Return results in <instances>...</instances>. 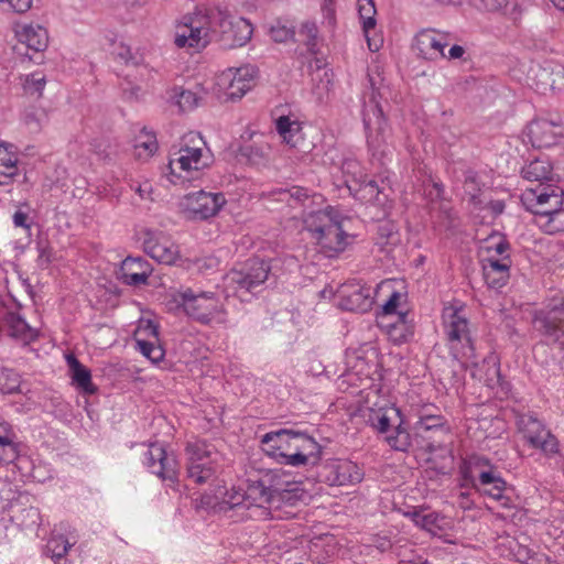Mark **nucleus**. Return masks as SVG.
Segmentation results:
<instances>
[{
    "label": "nucleus",
    "instance_id": "obj_1",
    "mask_svg": "<svg viewBox=\"0 0 564 564\" xmlns=\"http://www.w3.org/2000/svg\"><path fill=\"white\" fill-rule=\"evenodd\" d=\"M239 24L246 28L247 20L240 18L235 23L231 17L224 11L197 10L192 14L184 15L176 24L174 44L178 48L187 47L200 51L209 44L210 33L216 32V25H218L223 35L232 41V45L242 46L246 43V37L242 35Z\"/></svg>",
    "mask_w": 564,
    "mask_h": 564
},
{
    "label": "nucleus",
    "instance_id": "obj_2",
    "mask_svg": "<svg viewBox=\"0 0 564 564\" xmlns=\"http://www.w3.org/2000/svg\"><path fill=\"white\" fill-rule=\"evenodd\" d=\"M263 451L281 464L290 466L315 465L319 462L322 446L306 433L279 430L263 435Z\"/></svg>",
    "mask_w": 564,
    "mask_h": 564
},
{
    "label": "nucleus",
    "instance_id": "obj_3",
    "mask_svg": "<svg viewBox=\"0 0 564 564\" xmlns=\"http://www.w3.org/2000/svg\"><path fill=\"white\" fill-rule=\"evenodd\" d=\"M304 227L316 239L321 252L328 258L343 252L349 243L350 236L344 230L337 212L332 207L307 214Z\"/></svg>",
    "mask_w": 564,
    "mask_h": 564
},
{
    "label": "nucleus",
    "instance_id": "obj_4",
    "mask_svg": "<svg viewBox=\"0 0 564 564\" xmlns=\"http://www.w3.org/2000/svg\"><path fill=\"white\" fill-rule=\"evenodd\" d=\"M362 416L368 425L384 434V441L394 451L408 452L412 447V436L399 408L388 404L367 406Z\"/></svg>",
    "mask_w": 564,
    "mask_h": 564
},
{
    "label": "nucleus",
    "instance_id": "obj_5",
    "mask_svg": "<svg viewBox=\"0 0 564 564\" xmlns=\"http://www.w3.org/2000/svg\"><path fill=\"white\" fill-rule=\"evenodd\" d=\"M187 455V476L195 484L203 485L213 480L223 460L221 453L205 440L188 442L185 448Z\"/></svg>",
    "mask_w": 564,
    "mask_h": 564
},
{
    "label": "nucleus",
    "instance_id": "obj_6",
    "mask_svg": "<svg viewBox=\"0 0 564 564\" xmlns=\"http://www.w3.org/2000/svg\"><path fill=\"white\" fill-rule=\"evenodd\" d=\"M364 124L367 131V144L371 156L379 162L391 153L390 129L378 102L371 101L364 109Z\"/></svg>",
    "mask_w": 564,
    "mask_h": 564
},
{
    "label": "nucleus",
    "instance_id": "obj_7",
    "mask_svg": "<svg viewBox=\"0 0 564 564\" xmlns=\"http://www.w3.org/2000/svg\"><path fill=\"white\" fill-rule=\"evenodd\" d=\"M563 194L558 186L536 184L522 192L521 202L527 210L549 218L562 208Z\"/></svg>",
    "mask_w": 564,
    "mask_h": 564
},
{
    "label": "nucleus",
    "instance_id": "obj_8",
    "mask_svg": "<svg viewBox=\"0 0 564 564\" xmlns=\"http://www.w3.org/2000/svg\"><path fill=\"white\" fill-rule=\"evenodd\" d=\"M204 143L198 137L191 135L188 142L180 148V150L172 154L169 162V169L172 175L181 176V172L191 173L193 171L204 170L209 167L213 163L210 153H204L203 148L198 145H189V143Z\"/></svg>",
    "mask_w": 564,
    "mask_h": 564
},
{
    "label": "nucleus",
    "instance_id": "obj_9",
    "mask_svg": "<svg viewBox=\"0 0 564 564\" xmlns=\"http://www.w3.org/2000/svg\"><path fill=\"white\" fill-rule=\"evenodd\" d=\"M225 203L223 193L198 191L186 194L180 206L188 219L206 220L216 216Z\"/></svg>",
    "mask_w": 564,
    "mask_h": 564
},
{
    "label": "nucleus",
    "instance_id": "obj_10",
    "mask_svg": "<svg viewBox=\"0 0 564 564\" xmlns=\"http://www.w3.org/2000/svg\"><path fill=\"white\" fill-rule=\"evenodd\" d=\"M473 471L477 473L474 487L478 491L495 500H505L502 506L508 505L509 499L505 497L507 484L487 458L475 457L473 459Z\"/></svg>",
    "mask_w": 564,
    "mask_h": 564
},
{
    "label": "nucleus",
    "instance_id": "obj_11",
    "mask_svg": "<svg viewBox=\"0 0 564 564\" xmlns=\"http://www.w3.org/2000/svg\"><path fill=\"white\" fill-rule=\"evenodd\" d=\"M176 301L193 319L208 324L217 314L218 300L214 293H194L191 289L178 293Z\"/></svg>",
    "mask_w": 564,
    "mask_h": 564
},
{
    "label": "nucleus",
    "instance_id": "obj_12",
    "mask_svg": "<svg viewBox=\"0 0 564 564\" xmlns=\"http://www.w3.org/2000/svg\"><path fill=\"white\" fill-rule=\"evenodd\" d=\"M533 324L547 344L556 345L564 350V302L561 306L536 312Z\"/></svg>",
    "mask_w": 564,
    "mask_h": 564
},
{
    "label": "nucleus",
    "instance_id": "obj_13",
    "mask_svg": "<svg viewBox=\"0 0 564 564\" xmlns=\"http://www.w3.org/2000/svg\"><path fill=\"white\" fill-rule=\"evenodd\" d=\"M318 477L329 486H348L360 482L364 473L359 466L351 460L333 459L322 465Z\"/></svg>",
    "mask_w": 564,
    "mask_h": 564
},
{
    "label": "nucleus",
    "instance_id": "obj_14",
    "mask_svg": "<svg viewBox=\"0 0 564 564\" xmlns=\"http://www.w3.org/2000/svg\"><path fill=\"white\" fill-rule=\"evenodd\" d=\"M272 481L273 476L269 473L263 476L249 474V509H252V516L265 514L264 510L274 507L276 485Z\"/></svg>",
    "mask_w": 564,
    "mask_h": 564
},
{
    "label": "nucleus",
    "instance_id": "obj_15",
    "mask_svg": "<svg viewBox=\"0 0 564 564\" xmlns=\"http://www.w3.org/2000/svg\"><path fill=\"white\" fill-rule=\"evenodd\" d=\"M520 429L532 447L539 448L545 454L557 453L558 442L556 437L536 417L531 415L521 417Z\"/></svg>",
    "mask_w": 564,
    "mask_h": 564
},
{
    "label": "nucleus",
    "instance_id": "obj_16",
    "mask_svg": "<svg viewBox=\"0 0 564 564\" xmlns=\"http://www.w3.org/2000/svg\"><path fill=\"white\" fill-rule=\"evenodd\" d=\"M216 91L224 101L240 100L247 93V70L242 67H230L216 77Z\"/></svg>",
    "mask_w": 564,
    "mask_h": 564
},
{
    "label": "nucleus",
    "instance_id": "obj_17",
    "mask_svg": "<svg viewBox=\"0 0 564 564\" xmlns=\"http://www.w3.org/2000/svg\"><path fill=\"white\" fill-rule=\"evenodd\" d=\"M338 306L344 311L367 312L372 307V289L358 282L345 283L338 289Z\"/></svg>",
    "mask_w": 564,
    "mask_h": 564
},
{
    "label": "nucleus",
    "instance_id": "obj_18",
    "mask_svg": "<svg viewBox=\"0 0 564 564\" xmlns=\"http://www.w3.org/2000/svg\"><path fill=\"white\" fill-rule=\"evenodd\" d=\"M144 464L163 480L176 481L177 470L176 460L169 456L164 446L160 443H151L144 453Z\"/></svg>",
    "mask_w": 564,
    "mask_h": 564
},
{
    "label": "nucleus",
    "instance_id": "obj_19",
    "mask_svg": "<svg viewBox=\"0 0 564 564\" xmlns=\"http://www.w3.org/2000/svg\"><path fill=\"white\" fill-rule=\"evenodd\" d=\"M563 124L561 121L550 119H536L527 127V137L534 148H549L557 142L563 135Z\"/></svg>",
    "mask_w": 564,
    "mask_h": 564
},
{
    "label": "nucleus",
    "instance_id": "obj_20",
    "mask_svg": "<svg viewBox=\"0 0 564 564\" xmlns=\"http://www.w3.org/2000/svg\"><path fill=\"white\" fill-rule=\"evenodd\" d=\"M147 254L160 263L173 264L178 258V247L166 236L147 230L143 241Z\"/></svg>",
    "mask_w": 564,
    "mask_h": 564
},
{
    "label": "nucleus",
    "instance_id": "obj_21",
    "mask_svg": "<svg viewBox=\"0 0 564 564\" xmlns=\"http://www.w3.org/2000/svg\"><path fill=\"white\" fill-rule=\"evenodd\" d=\"M444 425V416L425 411L413 425V434H411L412 445L415 443L421 448H426L430 452L435 451L436 446L432 442H429L431 440L429 434L442 431Z\"/></svg>",
    "mask_w": 564,
    "mask_h": 564
},
{
    "label": "nucleus",
    "instance_id": "obj_22",
    "mask_svg": "<svg viewBox=\"0 0 564 564\" xmlns=\"http://www.w3.org/2000/svg\"><path fill=\"white\" fill-rule=\"evenodd\" d=\"M443 319L447 339L452 344H466L470 349H473L468 321L463 315L462 310L446 307L443 312Z\"/></svg>",
    "mask_w": 564,
    "mask_h": 564
},
{
    "label": "nucleus",
    "instance_id": "obj_23",
    "mask_svg": "<svg viewBox=\"0 0 564 564\" xmlns=\"http://www.w3.org/2000/svg\"><path fill=\"white\" fill-rule=\"evenodd\" d=\"M275 127L283 141L291 148L302 153H306L311 150V144L305 141L301 122L297 120H291L288 116H281L278 118Z\"/></svg>",
    "mask_w": 564,
    "mask_h": 564
},
{
    "label": "nucleus",
    "instance_id": "obj_24",
    "mask_svg": "<svg viewBox=\"0 0 564 564\" xmlns=\"http://www.w3.org/2000/svg\"><path fill=\"white\" fill-rule=\"evenodd\" d=\"M511 267L510 256L495 258L489 257L484 264V279L489 288L500 289L509 280Z\"/></svg>",
    "mask_w": 564,
    "mask_h": 564
},
{
    "label": "nucleus",
    "instance_id": "obj_25",
    "mask_svg": "<svg viewBox=\"0 0 564 564\" xmlns=\"http://www.w3.org/2000/svg\"><path fill=\"white\" fill-rule=\"evenodd\" d=\"M415 45L419 53L426 59H436L445 57L444 48L447 42L444 36L432 30H423L415 37Z\"/></svg>",
    "mask_w": 564,
    "mask_h": 564
},
{
    "label": "nucleus",
    "instance_id": "obj_26",
    "mask_svg": "<svg viewBox=\"0 0 564 564\" xmlns=\"http://www.w3.org/2000/svg\"><path fill=\"white\" fill-rule=\"evenodd\" d=\"M121 278L129 285H140L148 281L152 272L151 264L141 257H127L120 268Z\"/></svg>",
    "mask_w": 564,
    "mask_h": 564
},
{
    "label": "nucleus",
    "instance_id": "obj_27",
    "mask_svg": "<svg viewBox=\"0 0 564 564\" xmlns=\"http://www.w3.org/2000/svg\"><path fill=\"white\" fill-rule=\"evenodd\" d=\"M433 189L435 191V197L437 200H433L431 204V218L436 226L444 229H451L455 226L456 215L449 203L441 199L444 192L443 186L438 183H434Z\"/></svg>",
    "mask_w": 564,
    "mask_h": 564
},
{
    "label": "nucleus",
    "instance_id": "obj_28",
    "mask_svg": "<svg viewBox=\"0 0 564 564\" xmlns=\"http://www.w3.org/2000/svg\"><path fill=\"white\" fill-rule=\"evenodd\" d=\"M66 361L69 368L73 383L76 386V388L85 394L96 393L97 387L91 381L90 370L72 354L66 356Z\"/></svg>",
    "mask_w": 564,
    "mask_h": 564
},
{
    "label": "nucleus",
    "instance_id": "obj_29",
    "mask_svg": "<svg viewBox=\"0 0 564 564\" xmlns=\"http://www.w3.org/2000/svg\"><path fill=\"white\" fill-rule=\"evenodd\" d=\"M310 498L311 495L304 489L301 482H286L283 488L276 485L274 508L279 509L283 505L296 506L299 502H305Z\"/></svg>",
    "mask_w": 564,
    "mask_h": 564
},
{
    "label": "nucleus",
    "instance_id": "obj_30",
    "mask_svg": "<svg viewBox=\"0 0 564 564\" xmlns=\"http://www.w3.org/2000/svg\"><path fill=\"white\" fill-rule=\"evenodd\" d=\"M345 183L350 194L361 203L377 205H382L384 203L381 198L382 192L373 180H368L366 177L359 182V184H350L348 180H345Z\"/></svg>",
    "mask_w": 564,
    "mask_h": 564
},
{
    "label": "nucleus",
    "instance_id": "obj_31",
    "mask_svg": "<svg viewBox=\"0 0 564 564\" xmlns=\"http://www.w3.org/2000/svg\"><path fill=\"white\" fill-rule=\"evenodd\" d=\"M536 87L543 90H564V66L539 67L535 72Z\"/></svg>",
    "mask_w": 564,
    "mask_h": 564
},
{
    "label": "nucleus",
    "instance_id": "obj_32",
    "mask_svg": "<svg viewBox=\"0 0 564 564\" xmlns=\"http://www.w3.org/2000/svg\"><path fill=\"white\" fill-rule=\"evenodd\" d=\"M17 36L21 43L35 52L44 51L48 44L47 31L40 25H24L17 32Z\"/></svg>",
    "mask_w": 564,
    "mask_h": 564
},
{
    "label": "nucleus",
    "instance_id": "obj_33",
    "mask_svg": "<svg viewBox=\"0 0 564 564\" xmlns=\"http://www.w3.org/2000/svg\"><path fill=\"white\" fill-rule=\"evenodd\" d=\"M521 174L529 182L550 185L547 182L552 180V166L546 160L535 159L522 167Z\"/></svg>",
    "mask_w": 564,
    "mask_h": 564
},
{
    "label": "nucleus",
    "instance_id": "obj_34",
    "mask_svg": "<svg viewBox=\"0 0 564 564\" xmlns=\"http://www.w3.org/2000/svg\"><path fill=\"white\" fill-rule=\"evenodd\" d=\"M225 289L228 295L241 297L247 293V272L245 265L232 268L224 278Z\"/></svg>",
    "mask_w": 564,
    "mask_h": 564
},
{
    "label": "nucleus",
    "instance_id": "obj_35",
    "mask_svg": "<svg viewBox=\"0 0 564 564\" xmlns=\"http://www.w3.org/2000/svg\"><path fill=\"white\" fill-rule=\"evenodd\" d=\"M358 12L362 21V30L366 36H368L369 32L376 26V7L373 0H358ZM367 41L370 51L377 52L379 50V44L371 42L369 37H367Z\"/></svg>",
    "mask_w": 564,
    "mask_h": 564
},
{
    "label": "nucleus",
    "instance_id": "obj_36",
    "mask_svg": "<svg viewBox=\"0 0 564 564\" xmlns=\"http://www.w3.org/2000/svg\"><path fill=\"white\" fill-rule=\"evenodd\" d=\"M7 322L12 337L24 343L32 341L37 337V330L31 327L20 315L11 313L7 318Z\"/></svg>",
    "mask_w": 564,
    "mask_h": 564
},
{
    "label": "nucleus",
    "instance_id": "obj_37",
    "mask_svg": "<svg viewBox=\"0 0 564 564\" xmlns=\"http://www.w3.org/2000/svg\"><path fill=\"white\" fill-rule=\"evenodd\" d=\"M218 494L221 500L219 512H227L235 508H243L247 492L241 486H232L229 490H223L221 487H218Z\"/></svg>",
    "mask_w": 564,
    "mask_h": 564
},
{
    "label": "nucleus",
    "instance_id": "obj_38",
    "mask_svg": "<svg viewBox=\"0 0 564 564\" xmlns=\"http://www.w3.org/2000/svg\"><path fill=\"white\" fill-rule=\"evenodd\" d=\"M18 158L8 147L0 144V184H8L18 173Z\"/></svg>",
    "mask_w": 564,
    "mask_h": 564
},
{
    "label": "nucleus",
    "instance_id": "obj_39",
    "mask_svg": "<svg viewBox=\"0 0 564 564\" xmlns=\"http://www.w3.org/2000/svg\"><path fill=\"white\" fill-rule=\"evenodd\" d=\"M271 265L269 261L256 256L249 260V289L265 282L269 278Z\"/></svg>",
    "mask_w": 564,
    "mask_h": 564
},
{
    "label": "nucleus",
    "instance_id": "obj_40",
    "mask_svg": "<svg viewBox=\"0 0 564 564\" xmlns=\"http://www.w3.org/2000/svg\"><path fill=\"white\" fill-rule=\"evenodd\" d=\"M464 195L468 198V202L475 206L481 204V184L478 181L477 173L474 171H467L464 180Z\"/></svg>",
    "mask_w": 564,
    "mask_h": 564
},
{
    "label": "nucleus",
    "instance_id": "obj_41",
    "mask_svg": "<svg viewBox=\"0 0 564 564\" xmlns=\"http://www.w3.org/2000/svg\"><path fill=\"white\" fill-rule=\"evenodd\" d=\"M134 148L139 159L150 158L158 150V141L155 135L143 129L135 140Z\"/></svg>",
    "mask_w": 564,
    "mask_h": 564
},
{
    "label": "nucleus",
    "instance_id": "obj_42",
    "mask_svg": "<svg viewBox=\"0 0 564 564\" xmlns=\"http://www.w3.org/2000/svg\"><path fill=\"white\" fill-rule=\"evenodd\" d=\"M174 98H176V104L178 105L182 111H191L195 109L203 97L193 90L184 89L182 87H175L173 89Z\"/></svg>",
    "mask_w": 564,
    "mask_h": 564
},
{
    "label": "nucleus",
    "instance_id": "obj_43",
    "mask_svg": "<svg viewBox=\"0 0 564 564\" xmlns=\"http://www.w3.org/2000/svg\"><path fill=\"white\" fill-rule=\"evenodd\" d=\"M378 243L381 246H394L400 241L398 226L390 220L382 221L378 225Z\"/></svg>",
    "mask_w": 564,
    "mask_h": 564
},
{
    "label": "nucleus",
    "instance_id": "obj_44",
    "mask_svg": "<svg viewBox=\"0 0 564 564\" xmlns=\"http://www.w3.org/2000/svg\"><path fill=\"white\" fill-rule=\"evenodd\" d=\"M300 36L304 37L303 43L308 52L316 54L318 51V29L315 22L305 21L301 24Z\"/></svg>",
    "mask_w": 564,
    "mask_h": 564
},
{
    "label": "nucleus",
    "instance_id": "obj_45",
    "mask_svg": "<svg viewBox=\"0 0 564 564\" xmlns=\"http://www.w3.org/2000/svg\"><path fill=\"white\" fill-rule=\"evenodd\" d=\"M271 39L276 43H285L294 39L295 30L286 21L278 20L269 29Z\"/></svg>",
    "mask_w": 564,
    "mask_h": 564
},
{
    "label": "nucleus",
    "instance_id": "obj_46",
    "mask_svg": "<svg viewBox=\"0 0 564 564\" xmlns=\"http://www.w3.org/2000/svg\"><path fill=\"white\" fill-rule=\"evenodd\" d=\"M341 171L350 184H359V182L367 177L360 163L354 159H346L341 164Z\"/></svg>",
    "mask_w": 564,
    "mask_h": 564
},
{
    "label": "nucleus",
    "instance_id": "obj_47",
    "mask_svg": "<svg viewBox=\"0 0 564 564\" xmlns=\"http://www.w3.org/2000/svg\"><path fill=\"white\" fill-rule=\"evenodd\" d=\"M485 249L488 251V252H494L495 254L492 257H498V256H507L508 254V250L510 249V245L509 242L507 241V239L500 235V234H495V235H491L487 240H486V245H485Z\"/></svg>",
    "mask_w": 564,
    "mask_h": 564
},
{
    "label": "nucleus",
    "instance_id": "obj_48",
    "mask_svg": "<svg viewBox=\"0 0 564 564\" xmlns=\"http://www.w3.org/2000/svg\"><path fill=\"white\" fill-rule=\"evenodd\" d=\"M70 543L63 535H58L52 538L47 543V551L52 553V558L58 561L63 558L68 550L70 549Z\"/></svg>",
    "mask_w": 564,
    "mask_h": 564
},
{
    "label": "nucleus",
    "instance_id": "obj_49",
    "mask_svg": "<svg viewBox=\"0 0 564 564\" xmlns=\"http://www.w3.org/2000/svg\"><path fill=\"white\" fill-rule=\"evenodd\" d=\"M416 527H420L426 531H432L437 524L438 516L436 513L422 514L419 511H411L405 513Z\"/></svg>",
    "mask_w": 564,
    "mask_h": 564
},
{
    "label": "nucleus",
    "instance_id": "obj_50",
    "mask_svg": "<svg viewBox=\"0 0 564 564\" xmlns=\"http://www.w3.org/2000/svg\"><path fill=\"white\" fill-rule=\"evenodd\" d=\"M1 390L3 393L12 394L19 391L20 388V375L14 370L6 369L1 375Z\"/></svg>",
    "mask_w": 564,
    "mask_h": 564
},
{
    "label": "nucleus",
    "instance_id": "obj_51",
    "mask_svg": "<svg viewBox=\"0 0 564 564\" xmlns=\"http://www.w3.org/2000/svg\"><path fill=\"white\" fill-rule=\"evenodd\" d=\"M23 120L32 131H40L47 122V113L43 109H31L24 113Z\"/></svg>",
    "mask_w": 564,
    "mask_h": 564
},
{
    "label": "nucleus",
    "instance_id": "obj_52",
    "mask_svg": "<svg viewBox=\"0 0 564 564\" xmlns=\"http://www.w3.org/2000/svg\"><path fill=\"white\" fill-rule=\"evenodd\" d=\"M137 345H138L140 351L142 352V355L145 356L147 358H149L154 364L159 362L164 357V350L160 346H158L151 341L137 340Z\"/></svg>",
    "mask_w": 564,
    "mask_h": 564
},
{
    "label": "nucleus",
    "instance_id": "obj_53",
    "mask_svg": "<svg viewBox=\"0 0 564 564\" xmlns=\"http://www.w3.org/2000/svg\"><path fill=\"white\" fill-rule=\"evenodd\" d=\"M18 457L17 445L8 436L0 435V462L12 463Z\"/></svg>",
    "mask_w": 564,
    "mask_h": 564
},
{
    "label": "nucleus",
    "instance_id": "obj_54",
    "mask_svg": "<svg viewBox=\"0 0 564 564\" xmlns=\"http://www.w3.org/2000/svg\"><path fill=\"white\" fill-rule=\"evenodd\" d=\"M44 86H45V77L40 75L39 73H34V74L26 76L25 82H24L25 91L31 95H36L37 97L42 96Z\"/></svg>",
    "mask_w": 564,
    "mask_h": 564
},
{
    "label": "nucleus",
    "instance_id": "obj_55",
    "mask_svg": "<svg viewBox=\"0 0 564 564\" xmlns=\"http://www.w3.org/2000/svg\"><path fill=\"white\" fill-rule=\"evenodd\" d=\"M546 230L550 234L564 231V208H560L547 218L545 224Z\"/></svg>",
    "mask_w": 564,
    "mask_h": 564
},
{
    "label": "nucleus",
    "instance_id": "obj_56",
    "mask_svg": "<svg viewBox=\"0 0 564 564\" xmlns=\"http://www.w3.org/2000/svg\"><path fill=\"white\" fill-rule=\"evenodd\" d=\"M473 6L479 10H485L488 12H498L503 9L508 0H470Z\"/></svg>",
    "mask_w": 564,
    "mask_h": 564
},
{
    "label": "nucleus",
    "instance_id": "obj_57",
    "mask_svg": "<svg viewBox=\"0 0 564 564\" xmlns=\"http://www.w3.org/2000/svg\"><path fill=\"white\" fill-rule=\"evenodd\" d=\"M270 147L268 144L261 147H249V164L250 163H260L261 161H265L269 154Z\"/></svg>",
    "mask_w": 564,
    "mask_h": 564
},
{
    "label": "nucleus",
    "instance_id": "obj_58",
    "mask_svg": "<svg viewBox=\"0 0 564 564\" xmlns=\"http://www.w3.org/2000/svg\"><path fill=\"white\" fill-rule=\"evenodd\" d=\"M221 500L218 494V488L215 490V495H203L199 499V507L205 509H214L216 511H219V505Z\"/></svg>",
    "mask_w": 564,
    "mask_h": 564
},
{
    "label": "nucleus",
    "instance_id": "obj_59",
    "mask_svg": "<svg viewBox=\"0 0 564 564\" xmlns=\"http://www.w3.org/2000/svg\"><path fill=\"white\" fill-rule=\"evenodd\" d=\"M227 153L229 156L236 159L241 162L247 158V153L245 152V148L240 141H235L230 143L228 147Z\"/></svg>",
    "mask_w": 564,
    "mask_h": 564
},
{
    "label": "nucleus",
    "instance_id": "obj_60",
    "mask_svg": "<svg viewBox=\"0 0 564 564\" xmlns=\"http://www.w3.org/2000/svg\"><path fill=\"white\" fill-rule=\"evenodd\" d=\"M2 2H7L17 13H24L32 6V0H0V3Z\"/></svg>",
    "mask_w": 564,
    "mask_h": 564
},
{
    "label": "nucleus",
    "instance_id": "obj_61",
    "mask_svg": "<svg viewBox=\"0 0 564 564\" xmlns=\"http://www.w3.org/2000/svg\"><path fill=\"white\" fill-rule=\"evenodd\" d=\"M117 56L127 64L130 62H132V64H138V62L134 61L131 47L124 44H120L117 47Z\"/></svg>",
    "mask_w": 564,
    "mask_h": 564
},
{
    "label": "nucleus",
    "instance_id": "obj_62",
    "mask_svg": "<svg viewBox=\"0 0 564 564\" xmlns=\"http://www.w3.org/2000/svg\"><path fill=\"white\" fill-rule=\"evenodd\" d=\"M400 294L398 292H393L389 300L383 304V312L386 315L393 314L399 305Z\"/></svg>",
    "mask_w": 564,
    "mask_h": 564
},
{
    "label": "nucleus",
    "instance_id": "obj_63",
    "mask_svg": "<svg viewBox=\"0 0 564 564\" xmlns=\"http://www.w3.org/2000/svg\"><path fill=\"white\" fill-rule=\"evenodd\" d=\"M28 220H29V215L25 212L17 210L13 214V224L15 227L29 229L30 224L28 223Z\"/></svg>",
    "mask_w": 564,
    "mask_h": 564
},
{
    "label": "nucleus",
    "instance_id": "obj_64",
    "mask_svg": "<svg viewBox=\"0 0 564 564\" xmlns=\"http://www.w3.org/2000/svg\"><path fill=\"white\" fill-rule=\"evenodd\" d=\"M465 51L460 45H453L448 51V57L452 59L460 58Z\"/></svg>",
    "mask_w": 564,
    "mask_h": 564
}]
</instances>
